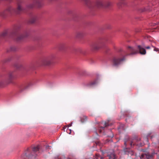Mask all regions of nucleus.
I'll return each mask as SVG.
<instances>
[{
  "mask_svg": "<svg viewBox=\"0 0 159 159\" xmlns=\"http://www.w3.org/2000/svg\"><path fill=\"white\" fill-rule=\"evenodd\" d=\"M39 145L28 148L22 155V159L35 158L39 152Z\"/></svg>",
  "mask_w": 159,
  "mask_h": 159,
  "instance_id": "nucleus-2",
  "label": "nucleus"
},
{
  "mask_svg": "<svg viewBox=\"0 0 159 159\" xmlns=\"http://www.w3.org/2000/svg\"><path fill=\"white\" fill-rule=\"evenodd\" d=\"M105 125V127H101L100 129H99V131L100 133H101L102 132V130H104L105 127H107V126L109 125V124L108 123V122H105L104 124Z\"/></svg>",
  "mask_w": 159,
  "mask_h": 159,
  "instance_id": "nucleus-20",
  "label": "nucleus"
},
{
  "mask_svg": "<svg viewBox=\"0 0 159 159\" xmlns=\"http://www.w3.org/2000/svg\"><path fill=\"white\" fill-rule=\"evenodd\" d=\"M87 120V117L86 116H83L80 118V120L82 123H84Z\"/></svg>",
  "mask_w": 159,
  "mask_h": 159,
  "instance_id": "nucleus-23",
  "label": "nucleus"
},
{
  "mask_svg": "<svg viewBox=\"0 0 159 159\" xmlns=\"http://www.w3.org/2000/svg\"><path fill=\"white\" fill-rule=\"evenodd\" d=\"M138 48L139 50V52L134 48L128 46V50L130 53L126 55L122 58L114 57L112 61L113 66H118L122 61L125 60V57L127 56L134 55L139 53L142 55H145L146 53V51L144 48L147 49H149L150 47L149 46L145 47L143 45L142 46L138 45Z\"/></svg>",
  "mask_w": 159,
  "mask_h": 159,
  "instance_id": "nucleus-1",
  "label": "nucleus"
},
{
  "mask_svg": "<svg viewBox=\"0 0 159 159\" xmlns=\"http://www.w3.org/2000/svg\"><path fill=\"white\" fill-rule=\"evenodd\" d=\"M12 59V57L11 56L10 57L8 58L4 59L3 61V63H6L10 61Z\"/></svg>",
  "mask_w": 159,
  "mask_h": 159,
  "instance_id": "nucleus-22",
  "label": "nucleus"
},
{
  "mask_svg": "<svg viewBox=\"0 0 159 159\" xmlns=\"http://www.w3.org/2000/svg\"><path fill=\"white\" fill-rule=\"evenodd\" d=\"M15 68L18 69H22L24 68V65L20 63H16L13 65Z\"/></svg>",
  "mask_w": 159,
  "mask_h": 159,
  "instance_id": "nucleus-8",
  "label": "nucleus"
},
{
  "mask_svg": "<svg viewBox=\"0 0 159 159\" xmlns=\"http://www.w3.org/2000/svg\"><path fill=\"white\" fill-rule=\"evenodd\" d=\"M60 159V158H56V159Z\"/></svg>",
  "mask_w": 159,
  "mask_h": 159,
  "instance_id": "nucleus-37",
  "label": "nucleus"
},
{
  "mask_svg": "<svg viewBox=\"0 0 159 159\" xmlns=\"http://www.w3.org/2000/svg\"><path fill=\"white\" fill-rule=\"evenodd\" d=\"M55 58V56L54 54L44 57L41 60L42 64L45 66H50L54 64V60Z\"/></svg>",
  "mask_w": 159,
  "mask_h": 159,
  "instance_id": "nucleus-3",
  "label": "nucleus"
},
{
  "mask_svg": "<svg viewBox=\"0 0 159 159\" xmlns=\"http://www.w3.org/2000/svg\"><path fill=\"white\" fill-rule=\"evenodd\" d=\"M29 34L27 32H25L24 35H22L18 36L17 39V41H19L20 40H21L24 38L25 37L28 36Z\"/></svg>",
  "mask_w": 159,
  "mask_h": 159,
  "instance_id": "nucleus-15",
  "label": "nucleus"
},
{
  "mask_svg": "<svg viewBox=\"0 0 159 159\" xmlns=\"http://www.w3.org/2000/svg\"><path fill=\"white\" fill-rule=\"evenodd\" d=\"M152 157V155H150L148 154L143 153L140 156L141 159H150Z\"/></svg>",
  "mask_w": 159,
  "mask_h": 159,
  "instance_id": "nucleus-9",
  "label": "nucleus"
},
{
  "mask_svg": "<svg viewBox=\"0 0 159 159\" xmlns=\"http://www.w3.org/2000/svg\"><path fill=\"white\" fill-rule=\"evenodd\" d=\"M109 159H116L114 151H112L110 154H108L107 155Z\"/></svg>",
  "mask_w": 159,
  "mask_h": 159,
  "instance_id": "nucleus-14",
  "label": "nucleus"
},
{
  "mask_svg": "<svg viewBox=\"0 0 159 159\" xmlns=\"http://www.w3.org/2000/svg\"><path fill=\"white\" fill-rule=\"evenodd\" d=\"M95 156V158L96 159H102L103 158V157L100 156L98 154H96Z\"/></svg>",
  "mask_w": 159,
  "mask_h": 159,
  "instance_id": "nucleus-24",
  "label": "nucleus"
},
{
  "mask_svg": "<svg viewBox=\"0 0 159 159\" xmlns=\"http://www.w3.org/2000/svg\"><path fill=\"white\" fill-rule=\"evenodd\" d=\"M83 36V33L81 32H79L77 33L76 37L78 38H80Z\"/></svg>",
  "mask_w": 159,
  "mask_h": 159,
  "instance_id": "nucleus-26",
  "label": "nucleus"
},
{
  "mask_svg": "<svg viewBox=\"0 0 159 159\" xmlns=\"http://www.w3.org/2000/svg\"><path fill=\"white\" fill-rule=\"evenodd\" d=\"M157 159H159V157H158Z\"/></svg>",
  "mask_w": 159,
  "mask_h": 159,
  "instance_id": "nucleus-38",
  "label": "nucleus"
},
{
  "mask_svg": "<svg viewBox=\"0 0 159 159\" xmlns=\"http://www.w3.org/2000/svg\"><path fill=\"white\" fill-rule=\"evenodd\" d=\"M32 85L30 82L23 84L20 85L19 87V91L22 93L28 89Z\"/></svg>",
  "mask_w": 159,
  "mask_h": 159,
  "instance_id": "nucleus-7",
  "label": "nucleus"
},
{
  "mask_svg": "<svg viewBox=\"0 0 159 159\" xmlns=\"http://www.w3.org/2000/svg\"><path fill=\"white\" fill-rule=\"evenodd\" d=\"M129 143L130 144V145L132 146L133 142L132 141H130L129 139L128 138L125 140L124 145L125 146H126Z\"/></svg>",
  "mask_w": 159,
  "mask_h": 159,
  "instance_id": "nucleus-16",
  "label": "nucleus"
},
{
  "mask_svg": "<svg viewBox=\"0 0 159 159\" xmlns=\"http://www.w3.org/2000/svg\"><path fill=\"white\" fill-rule=\"evenodd\" d=\"M96 134L97 135L98 134L97 132L96 133Z\"/></svg>",
  "mask_w": 159,
  "mask_h": 159,
  "instance_id": "nucleus-36",
  "label": "nucleus"
},
{
  "mask_svg": "<svg viewBox=\"0 0 159 159\" xmlns=\"http://www.w3.org/2000/svg\"><path fill=\"white\" fill-rule=\"evenodd\" d=\"M10 50L11 51H14L16 50V48L15 47H11L10 48Z\"/></svg>",
  "mask_w": 159,
  "mask_h": 159,
  "instance_id": "nucleus-28",
  "label": "nucleus"
},
{
  "mask_svg": "<svg viewBox=\"0 0 159 159\" xmlns=\"http://www.w3.org/2000/svg\"><path fill=\"white\" fill-rule=\"evenodd\" d=\"M37 17L36 16H33L30 20L29 22L30 23H33L35 22L37 20Z\"/></svg>",
  "mask_w": 159,
  "mask_h": 159,
  "instance_id": "nucleus-17",
  "label": "nucleus"
},
{
  "mask_svg": "<svg viewBox=\"0 0 159 159\" xmlns=\"http://www.w3.org/2000/svg\"><path fill=\"white\" fill-rule=\"evenodd\" d=\"M148 137H150V135H148Z\"/></svg>",
  "mask_w": 159,
  "mask_h": 159,
  "instance_id": "nucleus-35",
  "label": "nucleus"
},
{
  "mask_svg": "<svg viewBox=\"0 0 159 159\" xmlns=\"http://www.w3.org/2000/svg\"><path fill=\"white\" fill-rule=\"evenodd\" d=\"M124 152L125 154L128 155H133L134 153L131 149L129 148H125L124 149Z\"/></svg>",
  "mask_w": 159,
  "mask_h": 159,
  "instance_id": "nucleus-10",
  "label": "nucleus"
},
{
  "mask_svg": "<svg viewBox=\"0 0 159 159\" xmlns=\"http://www.w3.org/2000/svg\"><path fill=\"white\" fill-rule=\"evenodd\" d=\"M67 48V46L66 44L62 43L61 44L59 47V49L60 50H65Z\"/></svg>",
  "mask_w": 159,
  "mask_h": 159,
  "instance_id": "nucleus-13",
  "label": "nucleus"
},
{
  "mask_svg": "<svg viewBox=\"0 0 159 159\" xmlns=\"http://www.w3.org/2000/svg\"><path fill=\"white\" fill-rule=\"evenodd\" d=\"M16 75L15 72H10L8 74L5 83L3 80L0 81V86H2L5 83L7 84H14V80L16 79Z\"/></svg>",
  "mask_w": 159,
  "mask_h": 159,
  "instance_id": "nucleus-4",
  "label": "nucleus"
},
{
  "mask_svg": "<svg viewBox=\"0 0 159 159\" xmlns=\"http://www.w3.org/2000/svg\"><path fill=\"white\" fill-rule=\"evenodd\" d=\"M80 73L81 74V75L83 76H86L87 75L86 74V72L84 71H83L81 72Z\"/></svg>",
  "mask_w": 159,
  "mask_h": 159,
  "instance_id": "nucleus-27",
  "label": "nucleus"
},
{
  "mask_svg": "<svg viewBox=\"0 0 159 159\" xmlns=\"http://www.w3.org/2000/svg\"><path fill=\"white\" fill-rule=\"evenodd\" d=\"M100 81V80L98 78H97L95 80L90 83V86H93L97 84Z\"/></svg>",
  "mask_w": 159,
  "mask_h": 159,
  "instance_id": "nucleus-12",
  "label": "nucleus"
},
{
  "mask_svg": "<svg viewBox=\"0 0 159 159\" xmlns=\"http://www.w3.org/2000/svg\"><path fill=\"white\" fill-rule=\"evenodd\" d=\"M24 10V9L22 6L20 1H19L18 2L17 7L16 9H15L12 7H8L6 10L7 11L10 13H15L18 14L23 11Z\"/></svg>",
  "mask_w": 159,
  "mask_h": 159,
  "instance_id": "nucleus-5",
  "label": "nucleus"
},
{
  "mask_svg": "<svg viewBox=\"0 0 159 159\" xmlns=\"http://www.w3.org/2000/svg\"><path fill=\"white\" fill-rule=\"evenodd\" d=\"M36 66H35V65H33L31 66V67L30 68H31V69H34V68H36Z\"/></svg>",
  "mask_w": 159,
  "mask_h": 159,
  "instance_id": "nucleus-31",
  "label": "nucleus"
},
{
  "mask_svg": "<svg viewBox=\"0 0 159 159\" xmlns=\"http://www.w3.org/2000/svg\"><path fill=\"white\" fill-rule=\"evenodd\" d=\"M7 30H5L0 34V38H3L7 36Z\"/></svg>",
  "mask_w": 159,
  "mask_h": 159,
  "instance_id": "nucleus-19",
  "label": "nucleus"
},
{
  "mask_svg": "<svg viewBox=\"0 0 159 159\" xmlns=\"http://www.w3.org/2000/svg\"><path fill=\"white\" fill-rule=\"evenodd\" d=\"M95 6L97 7H103L104 6V2L101 0L97 1L95 4Z\"/></svg>",
  "mask_w": 159,
  "mask_h": 159,
  "instance_id": "nucleus-11",
  "label": "nucleus"
},
{
  "mask_svg": "<svg viewBox=\"0 0 159 159\" xmlns=\"http://www.w3.org/2000/svg\"><path fill=\"white\" fill-rule=\"evenodd\" d=\"M154 51H155L156 52H159V49L155 47L154 48Z\"/></svg>",
  "mask_w": 159,
  "mask_h": 159,
  "instance_id": "nucleus-30",
  "label": "nucleus"
},
{
  "mask_svg": "<svg viewBox=\"0 0 159 159\" xmlns=\"http://www.w3.org/2000/svg\"><path fill=\"white\" fill-rule=\"evenodd\" d=\"M41 5V3L40 1H39V0H36L34 2V5H33V6H32L31 7H33L34 6H37L38 7H40Z\"/></svg>",
  "mask_w": 159,
  "mask_h": 159,
  "instance_id": "nucleus-18",
  "label": "nucleus"
},
{
  "mask_svg": "<svg viewBox=\"0 0 159 159\" xmlns=\"http://www.w3.org/2000/svg\"><path fill=\"white\" fill-rule=\"evenodd\" d=\"M104 45L103 40H100L96 42L92 43L91 45L92 49L95 50H98L102 48Z\"/></svg>",
  "mask_w": 159,
  "mask_h": 159,
  "instance_id": "nucleus-6",
  "label": "nucleus"
},
{
  "mask_svg": "<svg viewBox=\"0 0 159 159\" xmlns=\"http://www.w3.org/2000/svg\"><path fill=\"white\" fill-rule=\"evenodd\" d=\"M152 136H151V139H152Z\"/></svg>",
  "mask_w": 159,
  "mask_h": 159,
  "instance_id": "nucleus-39",
  "label": "nucleus"
},
{
  "mask_svg": "<svg viewBox=\"0 0 159 159\" xmlns=\"http://www.w3.org/2000/svg\"><path fill=\"white\" fill-rule=\"evenodd\" d=\"M111 5V3L110 2H107L106 4L104 3V7H108Z\"/></svg>",
  "mask_w": 159,
  "mask_h": 159,
  "instance_id": "nucleus-25",
  "label": "nucleus"
},
{
  "mask_svg": "<svg viewBox=\"0 0 159 159\" xmlns=\"http://www.w3.org/2000/svg\"><path fill=\"white\" fill-rule=\"evenodd\" d=\"M71 126V124H70L69 125V126Z\"/></svg>",
  "mask_w": 159,
  "mask_h": 159,
  "instance_id": "nucleus-34",
  "label": "nucleus"
},
{
  "mask_svg": "<svg viewBox=\"0 0 159 159\" xmlns=\"http://www.w3.org/2000/svg\"><path fill=\"white\" fill-rule=\"evenodd\" d=\"M84 1L87 5L89 7H92L93 6V4L90 1L88 0H84Z\"/></svg>",
  "mask_w": 159,
  "mask_h": 159,
  "instance_id": "nucleus-21",
  "label": "nucleus"
},
{
  "mask_svg": "<svg viewBox=\"0 0 159 159\" xmlns=\"http://www.w3.org/2000/svg\"><path fill=\"white\" fill-rule=\"evenodd\" d=\"M46 148L47 150H49L51 149V147L49 146H46Z\"/></svg>",
  "mask_w": 159,
  "mask_h": 159,
  "instance_id": "nucleus-29",
  "label": "nucleus"
},
{
  "mask_svg": "<svg viewBox=\"0 0 159 159\" xmlns=\"http://www.w3.org/2000/svg\"><path fill=\"white\" fill-rule=\"evenodd\" d=\"M122 4V3H119L118 4V6L120 7V6Z\"/></svg>",
  "mask_w": 159,
  "mask_h": 159,
  "instance_id": "nucleus-33",
  "label": "nucleus"
},
{
  "mask_svg": "<svg viewBox=\"0 0 159 159\" xmlns=\"http://www.w3.org/2000/svg\"><path fill=\"white\" fill-rule=\"evenodd\" d=\"M19 26H18L17 27H16L15 28V30H17V29H19Z\"/></svg>",
  "mask_w": 159,
  "mask_h": 159,
  "instance_id": "nucleus-32",
  "label": "nucleus"
},
{
  "mask_svg": "<svg viewBox=\"0 0 159 159\" xmlns=\"http://www.w3.org/2000/svg\"><path fill=\"white\" fill-rule=\"evenodd\" d=\"M0 15L1 16H2V15H1V14H0Z\"/></svg>",
  "mask_w": 159,
  "mask_h": 159,
  "instance_id": "nucleus-40",
  "label": "nucleus"
}]
</instances>
